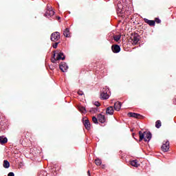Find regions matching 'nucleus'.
<instances>
[{"label":"nucleus","instance_id":"nucleus-1","mask_svg":"<svg viewBox=\"0 0 176 176\" xmlns=\"http://www.w3.org/2000/svg\"><path fill=\"white\" fill-rule=\"evenodd\" d=\"M139 137L140 142H141L142 140H144L145 142H148V141H151L152 138V133H151L149 131H144V133L139 131Z\"/></svg>","mask_w":176,"mask_h":176},{"label":"nucleus","instance_id":"nucleus-2","mask_svg":"<svg viewBox=\"0 0 176 176\" xmlns=\"http://www.w3.org/2000/svg\"><path fill=\"white\" fill-rule=\"evenodd\" d=\"M59 60H65L64 53L60 51L55 52L53 55V57L51 58V61L52 63H56V61H59Z\"/></svg>","mask_w":176,"mask_h":176},{"label":"nucleus","instance_id":"nucleus-3","mask_svg":"<svg viewBox=\"0 0 176 176\" xmlns=\"http://www.w3.org/2000/svg\"><path fill=\"white\" fill-rule=\"evenodd\" d=\"M47 9L44 16L45 17H49V16L52 17V16H54V11H53V10L52 9V7L49 4H47Z\"/></svg>","mask_w":176,"mask_h":176},{"label":"nucleus","instance_id":"nucleus-4","mask_svg":"<svg viewBox=\"0 0 176 176\" xmlns=\"http://www.w3.org/2000/svg\"><path fill=\"white\" fill-rule=\"evenodd\" d=\"M60 39V32H55L51 34V41L52 42H57Z\"/></svg>","mask_w":176,"mask_h":176},{"label":"nucleus","instance_id":"nucleus-5","mask_svg":"<svg viewBox=\"0 0 176 176\" xmlns=\"http://www.w3.org/2000/svg\"><path fill=\"white\" fill-rule=\"evenodd\" d=\"M161 148L163 152H168V150L170 149V142L167 140L164 142Z\"/></svg>","mask_w":176,"mask_h":176},{"label":"nucleus","instance_id":"nucleus-6","mask_svg":"<svg viewBox=\"0 0 176 176\" xmlns=\"http://www.w3.org/2000/svg\"><path fill=\"white\" fill-rule=\"evenodd\" d=\"M131 39L133 41V45H137V43L140 42V35L137 33H135L133 35H132Z\"/></svg>","mask_w":176,"mask_h":176},{"label":"nucleus","instance_id":"nucleus-7","mask_svg":"<svg viewBox=\"0 0 176 176\" xmlns=\"http://www.w3.org/2000/svg\"><path fill=\"white\" fill-rule=\"evenodd\" d=\"M59 68L62 72H67V70L68 69V66L67 65V63L65 62H62L60 65Z\"/></svg>","mask_w":176,"mask_h":176},{"label":"nucleus","instance_id":"nucleus-8","mask_svg":"<svg viewBox=\"0 0 176 176\" xmlns=\"http://www.w3.org/2000/svg\"><path fill=\"white\" fill-rule=\"evenodd\" d=\"M100 98L102 100H108L109 98V95L107 91H102L100 93Z\"/></svg>","mask_w":176,"mask_h":176},{"label":"nucleus","instance_id":"nucleus-9","mask_svg":"<svg viewBox=\"0 0 176 176\" xmlns=\"http://www.w3.org/2000/svg\"><path fill=\"white\" fill-rule=\"evenodd\" d=\"M113 53H119L120 52V46L118 45H113L111 46Z\"/></svg>","mask_w":176,"mask_h":176},{"label":"nucleus","instance_id":"nucleus-10","mask_svg":"<svg viewBox=\"0 0 176 176\" xmlns=\"http://www.w3.org/2000/svg\"><path fill=\"white\" fill-rule=\"evenodd\" d=\"M144 21L146 24H148V25H150L151 27H155V21L153 20H149L148 19H144Z\"/></svg>","mask_w":176,"mask_h":176},{"label":"nucleus","instance_id":"nucleus-11","mask_svg":"<svg viewBox=\"0 0 176 176\" xmlns=\"http://www.w3.org/2000/svg\"><path fill=\"white\" fill-rule=\"evenodd\" d=\"M83 124L86 130H90L91 125L90 124V121L88 119H86L83 121Z\"/></svg>","mask_w":176,"mask_h":176},{"label":"nucleus","instance_id":"nucleus-12","mask_svg":"<svg viewBox=\"0 0 176 176\" xmlns=\"http://www.w3.org/2000/svg\"><path fill=\"white\" fill-rule=\"evenodd\" d=\"M98 120L100 123H105V120H105V116H104L102 114L98 115Z\"/></svg>","mask_w":176,"mask_h":176},{"label":"nucleus","instance_id":"nucleus-13","mask_svg":"<svg viewBox=\"0 0 176 176\" xmlns=\"http://www.w3.org/2000/svg\"><path fill=\"white\" fill-rule=\"evenodd\" d=\"M120 108H122V102H116L115 104H114V109L116 111H120Z\"/></svg>","mask_w":176,"mask_h":176},{"label":"nucleus","instance_id":"nucleus-14","mask_svg":"<svg viewBox=\"0 0 176 176\" xmlns=\"http://www.w3.org/2000/svg\"><path fill=\"white\" fill-rule=\"evenodd\" d=\"M113 112H114L113 107H112V106L107 107L106 109L107 115H112L113 113Z\"/></svg>","mask_w":176,"mask_h":176},{"label":"nucleus","instance_id":"nucleus-15","mask_svg":"<svg viewBox=\"0 0 176 176\" xmlns=\"http://www.w3.org/2000/svg\"><path fill=\"white\" fill-rule=\"evenodd\" d=\"M8 142V138H3V136H0V144L1 145H3Z\"/></svg>","mask_w":176,"mask_h":176},{"label":"nucleus","instance_id":"nucleus-16","mask_svg":"<svg viewBox=\"0 0 176 176\" xmlns=\"http://www.w3.org/2000/svg\"><path fill=\"white\" fill-rule=\"evenodd\" d=\"M63 34H64V36H66V38H69V36H71L69 29L66 28L65 30L63 32Z\"/></svg>","mask_w":176,"mask_h":176},{"label":"nucleus","instance_id":"nucleus-17","mask_svg":"<svg viewBox=\"0 0 176 176\" xmlns=\"http://www.w3.org/2000/svg\"><path fill=\"white\" fill-rule=\"evenodd\" d=\"M3 166L4 167V168H9L10 167V163H9V161L8 160H4Z\"/></svg>","mask_w":176,"mask_h":176},{"label":"nucleus","instance_id":"nucleus-18","mask_svg":"<svg viewBox=\"0 0 176 176\" xmlns=\"http://www.w3.org/2000/svg\"><path fill=\"white\" fill-rule=\"evenodd\" d=\"M155 127L156 129H160V127H162V121L160 120H157L155 122Z\"/></svg>","mask_w":176,"mask_h":176},{"label":"nucleus","instance_id":"nucleus-19","mask_svg":"<svg viewBox=\"0 0 176 176\" xmlns=\"http://www.w3.org/2000/svg\"><path fill=\"white\" fill-rule=\"evenodd\" d=\"M131 165L133 166V167H138V162L137 160H133L131 162Z\"/></svg>","mask_w":176,"mask_h":176},{"label":"nucleus","instance_id":"nucleus-20","mask_svg":"<svg viewBox=\"0 0 176 176\" xmlns=\"http://www.w3.org/2000/svg\"><path fill=\"white\" fill-rule=\"evenodd\" d=\"M102 162H101V160L96 158L95 160V164H96V166H101Z\"/></svg>","mask_w":176,"mask_h":176},{"label":"nucleus","instance_id":"nucleus-21","mask_svg":"<svg viewBox=\"0 0 176 176\" xmlns=\"http://www.w3.org/2000/svg\"><path fill=\"white\" fill-rule=\"evenodd\" d=\"M79 111L80 112H81L82 113H86L87 111H86V108L85 107H79Z\"/></svg>","mask_w":176,"mask_h":176},{"label":"nucleus","instance_id":"nucleus-22","mask_svg":"<svg viewBox=\"0 0 176 176\" xmlns=\"http://www.w3.org/2000/svg\"><path fill=\"white\" fill-rule=\"evenodd\" d=\"M113 39L114 41H116V42H119V41H120V36L119 35L113 36Z\"/></svg>","mask_w":176,"mask_h":176},{"label":"nucleus","instance_id":"nucleus-23","mask_svg":"<svg viewBox=\"0 0 176 176\" xmlns=\"http://www.w3.org/2000/svg\"><path fill=\"white\" fill-rule=\"evenodd\" d=\"M128 116H129L130 118H136L137 113H129Z\"/></svg>","mask_w":176,"mask_h":176},{"label":"nucleus","instance_id":"nucleus-24","mask_svg":"<svg viewBox=\"0 0 176 176\" xmlns=\"http://www.w3.org/2000/svg\"><path fill=\"white\" fill-rule=\"evenodd\" d=\"M92 122H94V123H95V124H98V119H97V118L94 116L92 118Z\"/></svg>","mask_w":176,"mask_h":176},{"label":"nucleus","instance_id":"nucleus-25","mask_svg":"<svg viewBox=\"0 0 176 176\" xmlns=\"http://www.w3.org/2000/svg\"><path fill=\"white\" fill-rule=\"evenodd\" d=\"M155 21L157 24H160V23H162V21L159 18H155Z\"/></svg>","mask_w":176,"mask_h":176},{"label":"nucleus","instance_id":"nucleus-26","mask_svg":"<svg viewBox=\"0 0 176 176\" xmlns=\"http://www.w3.org/2000/svg\"><path fill=\"white\" fill-rule=\"evenodd\" d=\"M142 118H144V116H141V114L137 113L135 119H142Z\"/></svg>","mask_w":176,"mask_h":176},{"label":"nucleus","instance_id":"nucleus-27","mask_svg":"<svg viewBox=\"0 0 176 176\" xmlns=\"http://www.w3.org/2000/svg\"><path fill=\"white\" fill-rule=\"evenodd\" d=\"M94 104L96 107H100L101 103L99 102H95L94 103Z\"/></svg>","mask_w":176,"mask_h":176},{"label":"nucleus","instance_id":"nucleus-28","mask_svg":"<svg viewBox=\"0 0 176 176\" xmlns=\"http://www.w3.org/2000/svg\"><path fill=\"white\" fill-rule=\"evenodd\" d=\"M58 43H55L52 47H54V49H57V46H58Z\"/></svg>","mask_w":176,"mask_h":176},{"label":"nucleus","instance_id":"nucleus-29","mask_svg":"<svg viewBox=\"0 0 176 176\" xmlns=\"http://www.w3.org/2000/svg\"><path fill=\"white\" fill-rule=\"evenodd\" d=\"M90 112H97V108H91V109H90Z\"/></svg>","mask_w":176,"mask_h":176},{"label":"nucleus","instance_id":"nucleus-30","mask_svg":"<svg viewBox=\"0 0 176 176\" xmlns=\"http://www.w3.org/2000/svg\"><path fill=\"white\" fill-rule=\"evenodd\" d=\"M78 96H83V92L82 91L79 90L78 91Z\"/></svg>","mask_w":176,"mask_h":176},{"label":"nucleus","instance_id":"nucleus-31","mask_svg":"<svg viewBox=\"0 0 176 176\" xmlns=\"http://www.w3.org/2000/svg\"><path fill=\"white\" fill-rule=\"evenodd\" d=\"M8 176H14V173L13 172H10Z\"/></svg>","mask_w":176,"mask_h":176},{"label":"nucleus","instance_id":"nucleus-32","mask_svg":"<svg viewBox=\"0 0 176 176\" xmlns=\"http://www.w3.org/2000/svg\"><path fill=\"white\" fill-rule=\"evenodd\" d=\"M87 174H88L89 176H90V170L87 171Z\"/></svg>","mask_w":176,"mask_h":176},{"label":"nucleus","instance_id":"nucleus-33","mask_svg":"<svg viewBox=\"0 0 176 176\" xmlns=\"http://www.w3.org/2000/svg\"><path fill=\"white\" fill-rule=\"evenodd\" d=\"M60 16H58V20H60Z\"/></svg>","mask_w":176,"mask_h":176},{"label":"nucleus","instance_id":"nucleus-34","mask_svg":"<svg viewBox=\"0 0 176 176\" xmlns=\"http://www.w3.org/2000/svg\"><path fill=\"white\" fill-rule=\"evenodd\" d=\"M132 135H133V137H134V135H135V133H133V134H132Z\"/></svg>","mask_w":176,"mask_h":176}]
</instances>
